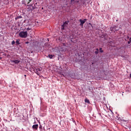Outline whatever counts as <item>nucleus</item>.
Listing matches in <instances>:
<instances>
[{
	"instance_id": "6ab92c4d",
	"label": "nucleus",
	"mask_w": 131,
	"mask_h": 131,
	"mask_svg": "<svg viewBox=\"0 0 131 131\" xmlns=\"http://www.w3.org/2000/svg\"><path fill=\"white\" fill-rule=\"evenodd\" d=\"M130 42H131V41H128L127 42L128 45H130Z\"/></svg>"
},
{
	"instance_id": "7ed1b4c3",
	"label": "nucleus",
	"mask_w": 131,
	"mask_h": 131,
	"mask_svg": "<svg viewBox=\"0 0 131 131\" xmlns=\"http://www.w3.org/2000/svg\"><path fill=\"white\" fill-rule=\"evenodd\" d=\"M32 69L33 70V71L35 72V73H36L38 75H40V73L37 72V70L35 67L32 68Z\"/></svg>"
},
{
	"instance_id": "2eb2a0df",
	"label": "nucleus",
	"mask_w": 131,
	"mask_h": 131,
	"mask_svg": "<svg viewBox=\"0 0 131 131\" xmlns=\"http://www.w3.org/2000/svg\"><path fill=\"white\" fill-rule=\"evenodd\" d=\"M37 72H38V71H41V68H38L37 69Z\"/></svg>"
},
{
	"instance_id": "f257e3e1",
	"label": "nucleus",
	"mask_w": 131,
	"mask_h": 131,
	"mask_svg": "<svg viewBox=\"0 0 131 131\" xmlns=\"http://www.w3.org/2000/svg\"><path fill=\"white\" fill-rule=\"evenodd\" d=\"M18 35L20 37H21V38H26L28 35L27 32L21 31L19 33Z\"/></svg>"
},
{
	"instance_id": "f3484780",
	"label": "nucleus",
	"mask_w": 131,
	"mask_h": 131,
	"mask_svg": "<svg viewBox=\"0 0 131 131\" xmlns=\"http://www.w3.org/2000/svg\"><path fill=\"white\" fill-rule=\"evenodd\" d=\"M39 128H40V129L42 128V126L41 125H39Z\"/></svg>"
},
{
	"instance_id": "ddd939ff",
	"label": "nucleus",
	"mask_w": 131,
	"mask_h": 131,
	"mask_svg": "<svg viewBox=\"0 0 131 131\" xmlns=\"http://www.w3.org/2000/svg\"><path fill=\"white\" fill-rule=\"evenodd\" d=\"M71 4H74V3H75V0H71Z\"/></svg>"
},
{
	"instance_id": "a211bd4d",
	"label": "nucleus",
	"mask_w": 131,
	"mask_h": 131,
	"mask_svg": "<svg viewBox=\"0 0 131 131\" xmlns=\"http://www.w3.org/2000/svg\"><path fill=\"white\" fill-rule=\"evenodd\" d=\"M32 0H29V2L28 3V4H29L30 2H32Z\"/></svg>"
},
{
	"instance_id": "aec40b11",
	"label": "nucleus",
	"mask_w": 131,
	"mask_h": 131,
	"mask_svg": "<svg viewBox=\"0 0 131 131\" xmlns=\"http://www.w3.org/2000/svg\"><path fill=\"white\" fill-rule=\"evenodd\" d=\"M111 30L112 31L113 30V29H114V28H113V27H112V28H111Z\"/></svg>"
},
{
	"instance_id": "393cba45",
	"label": "nucleus",
	"mask_w": 131,
	"mask_h": 131,
	"mask_svg": "<svg viewBox=\"0 0 131 131\" xmlns=\"http://www.w3.org/2000/svg\"><path fill=\"white\" fill-rule=\"evenodd\" d=\"M0 60H2V57H0Z\"/></svg>"
},
{
	"instance_id": "b1692460",
	"label": "nucleus",
	"mask_w": 131,
	"mask_h": 131,
	"mask_svg": "<svg viewBox=\"0 0 131 131\" xmlns=\"http://www.w3.org/2000/svg\"><path fill=\"white\" fill-rule=\"evenodd\" d=\"M26 43H29V42L27 41L26 42Z\"/></svg>"
},
{
	"instance_id": "5701e85b",
	"label": "nucleus",
	"mask_w": 131,
	"mask_h": 131,
	"mask_svg": "<svg viewBox=\"0 0 131 131\" xmlns=\"http://www.w3.org/2000/svg\"><path fill=\"white\" fill-rule=\"evenodd\" d=\"M27 30H30V29H29V28H27Z\"/></svg>"
},
{
	"instance_id": "f8f14e48",
	"label": "nucleus",
	"mask_w": 131,
	"mask_h": 131,
	"mask_svg": "<svg viewBox=\"0 0 131 131\" xmlns=\"http://www.w3.org/2000/svg\"><path fill=\"white\" fill-rule=\"evenodd\" d=\"M99 51H100V53H103L104 52V51H103V50H102V48H99Z\"/></svg>"
},
{
	"instance_id": "dca6fc26",
	"label": "nucleus",
	"mask_w": 131,
	"mask_h": 131,
	"mask_svg": "<svg viewBox=\"0 0 131 131\" xmlns=\"http://www.w3.org/2000/svg\"><path fill=\"white\" fill-rule=\"evenodd\" d=\"M16 42H15L14 40H13L12 42V45H15Z\"/></svg>"
},
{
	"instance_id": "412c9836",
	"label": "nucleus",
	"mask_w": 131,
	"mask_h": 131,
	"mask_svg": "<svg viewBox=\"0 0 131 131\" xmlns=\"http://www.w3.org/2000/svg\"><path fill=\"white\" fill-rule=\"evenodd\" d=\"M126 38H127V39H129V36H127Z\"/></svg>"
},
{
	"instance_id": "1a4fd4ad",
	"label": "nucleus",
	"mask_w": 131,
	"mask_h": 131,
	"mask_svg": "<svg viewBox=\"0 0 131 131\" xmlns=\"http://www.w3.org/2000/svg\"><path fill=\"white\" fill-rule=\"evenodd\" d=\"M96 51H95V55H98L99 54V49L97 48L96 49Z\"/></svg>"
},
{
	"instance_id": "0eeeda50",
	"label": "nucleus",
	"mask_w": 131,
	"mask_h": 131,
	"mask_svg": "<svg viewBox=\"0 0 131 131\" xmlns=\"http://www.w3.org/2000/svg\"><path fill=\"white\" fill-rule=\"evenodd\" d=\"M11 63H15V64H19L20 63L19 60H11Z\"/></svg>"
},
{
	"instance_id": "4be33fe9",
	"label": "nucleus",
	"mask_w": 131,
	"mask_h": 131,
	"mask_svg": "<svg viewBox=\"0 0 131 131\" xmlns=\"http://www.w3.org/2000/svg\"><path fill=\"white\" fill-rule=\"evenodd\" d=\"M129 41H131V37L129 38Z\"/></svg>"
},
{
	"instance_id": "39448f33",
	"label": "nucleus",
	"mask_w": 131,
	"mask_h": 131,
	"mask_svg": "<svg viewBox=\"0 0 131 131\" xmlns=\"http://www.w3.org/2000/svg\"><path fill=\"white\" fill-rule=\"evenodd\" d=\"M127 122H128L127 120H121V121L122 125H123V124H127Z\"/></svg>"
},
{
	"instance_id": "9b49d317",
	"label": "nucleus",
	"mask_w": 131,
	"mask_h": 131,
	"mask_svg": "<svg viewBox=\"0 0 131 131\" xmlns=\"http://www.w3.org/2000/svg\"><path fill=\"white\" fill-rule=\"evenodd\" d=\"M21 18H22V16H21L20 15L16 17H15V20H18V19H21Z\"/></svg>"
},
{
	"instance_id": "6e6552de",
	"label": "nucleus",
	"mask_w": 131,
	"mask_h": 131,
	"mask_svg": "<svg viewBox=\"0 0 131 131\" xmlns=\"http://www.w3.org/2000/svg\"><path fill=\"white\" fill-rule=\"evenodd\" d=\"M85 103H88V104H90L91 102H90V100L88 98L85 99Z\"/></svg>"
},
{
	"instance_id": "423d86ee",
	"label": "nucleus",
	"mask_w": 131,
	"mask_h": 131,
	"mask_svg": "<svg viewBox=\"0 0 131 131\" xmlns=\"http://www.w3.org/2000/svg\"><path fill=\"white\" fill-rule=\"evenodd\" d=\"M33 129H36V130H37L38 128V124H35L32 126Z\"/></svg>"
},
{
	"instance_id": "f03ea898",
	"label": "nucleus",
	"mask_w": 131,
	"mask_h": 131,
	"mask_svg": "<svg viewBox=\"0 0 131 131\" xmlns=\"http://www.w3.org/2000/svg\"><path fill=\"white\" fill-rule=\"evenodd\" d=\"M86 18L84 19L83 20L80 19L79 22H80V26H83V25L86 22Z\"/></svg>"
},
{
	"instance_id": "bb28decb",
	"label": "nucleus",
	"mask_w": 131,
	"mask_h": 131,
	"mask_svg": "<svg viewBox=\"0 0 131 131\" xmlns=\"http://www.w3.org/2000/svg\"><path fill=\"white\" fill-rule=\"evenodd\" d=\"M24 76L26 77V75H25Z\"/></svg>"
},
{
	"instance_id": "9d476101",
	"label": "nucleus",
	"mask_w": 131,
	"mask_h": 131,
	"mask_svg": "<svg viewBox=\"0 0 131 131\" xmlns=\"http://www.w3.org/2000/svg\"><path fill=\"white\" fill-rule=\"evenodd\" d=\"M53 57H54V55H51V54L48 55V58H49L50 59H53Z\"/></svg>"
},
{
	"instance_id": "a878e982",
	"label": "nucleus",
	"mask_w": 131,
	"mask_h": 131,
	"mask_svg": "<svg viewBox=\"0 0 131 131\" xmlns=\"http://www.w3.org/2000/svg\"><path fill=\"white\" fill-rule=\"evenodd\" d=\"M130 77H131V74H130Z\"/></svg>"
},
{
	"instance_id": "20e7f679",
	"label": "nucleus",
	"mask_w": 131,
	"mask_h": 131,
	"mask_svg": "<svg viewBox=\"0 0 131 131\" xmlns=\"http://www.w3.org/2000/svg\"><path fill=\"white\" fill-rule=\"evenodd\" d=\"M67 24H68V23H67V21H65L63 24L62 25H61V29L62 30H64V29H65V26H66V25H67Z\"/></svg>"
},
{
	"instance_id": "4468645a",
	"label": "nucleus",
	"mask_w": 131,
	"mask_h": 131,
	"mask_svg": "<svg viewBox=\"0 0 131 131\" xmlns=\"http://www.w3.org/2000/svg\"><path fill=\"white\" fill-rule=\"evenodd\" d=\"M16 43L17 45H20V42H19V40H16Z\"/></svg>"
}]
</instances>
